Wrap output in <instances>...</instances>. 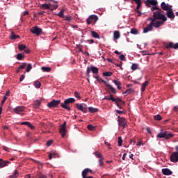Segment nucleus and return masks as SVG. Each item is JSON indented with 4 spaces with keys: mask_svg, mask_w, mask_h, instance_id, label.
<instances>
[{
    "mask_svg": "<svg viewBox=\"0 0 178 178\" xmlns=\"http://www.w3.org/2000/svg\"><path fill=\"white\" fill-rule=\"evenodd\" d=\"M173 137H175V135L172 133H169L168 131H163V129H161V131L156 136L157 138H165V140H170V138H173Z\"/></svg>",
    "mask_w": 178,
    "mask_h": 178,
    "instance_id": "nucleus-1",
    "label": "nucleus"
},
{
    "mask_svg": "<svg viewBox=\"0 0 178 178\" xmlns=\"http://www.w3.org/2000/svg\"><path fill=\"white\" fill-rule=\"evenodd\" d=\"M162 10L160 8L159 10L153 13V17L155 20H162L163 22H166V20H168V18L165 15L162 14Z\"/></svg>",
    "mask_w": 178,
    "mask_h": 178,
    "instance_id": "nucleus-2",
    "label": "nucleus"
},
{
    "mask_svg": "<svg viewBox=\"0 0 178 178\" xmlns=\"http://www.w3.org/2000/svg\"><path fill=\"white\" fill-rule=\"evenodd\" d=\"M74 102H76V99L74 98H68L66 99L64 101V103L61 104V108H63V109H67V111H70V106H69L70 104H74Z\"/></svg>",
    "mask_w": 178,
    "mask_h": 178,
    "instance_id": "nucleus-3",
    "label": "nucleus"
},
{
    "mask_svg": "<svg viewBox=\"0 0 178 178\" xmlns=\"http://www.w3.org/2000/svg\"><path fill=\"white\" fill-rule=\"evenodd\" d=\"M91 72L93 73V74H98L99 70H98V67L95 66L88 67L86 70L87 77L90 78V73Z\"/></svg>",
    "mask_w": 178,
    "mask_h": 178,
    "instance_id": "nucleus-4",
    "label": "nucleus"
},
{
    "mask_svg": "<svg viewBox=\"0 0 178 178\" xmlns=\"http://www.w3.org/2000/svg\"><path fill=\"white\" fill-rule=\"evenodd\" d=\"M31 33L32 34H35V35H40V34H42V29L38 26H33L31 29Z\"/></svg>",
    "mask_w": 178,
    "mask_h": 178,
    "instance_id": "nucleus-5",
    "label": "nucleus"
},
{
    "mask_svg": "<svg viewBox=\"0 0 178 178\" xmlns=\"http://www.w3.org/2000/svg\"><path fill=\"white\" fill-rule=\"evenodd\" d=\"M88 24H92V23H97L98 22V16L93 15L89 16V17L86 19Z\"/></svg>",
    "mask_w": 178,
    "mask_h": 178,
    "instance_id": "nucleus-6",
    "label": "nucleus"
},
{
    "mask_svg": "<svg viewBox=\"0 0 178 178\" xmlns=\"http://www.w3.org/2000/svg\"><path fill=\"white\" fill-rule=\"evenodd\" d=\"M118 122L119 126H120L121 127H123L124 129H125L126 127L127 126V124L126 123L125 118L118 116Z\"/></svg>",
    "mask_w": 178,
    "mask_h": 178,
    "instance_id": "nucleus-7",
    "label": "nucleus"
},
{
    "mask_svg": "<svg viewBox=\"0 0 178 178\" xmlns=\"http://www.w3.org/2000/svg\"><path fill=\"white\" fill-rule=\"evenodd\" d=\"M66 131H67L66 130V121H65L63 124L60 125V134H61L63 138H64V137L66 136Z\"/></svg>",
    "mask_w": 178,
    "mask_h": 178,
    "instance_id": "nucleus-8",
    "label": "nucleus"
},
{
    "mask_svg": "<svg viewBox=\"0 0 178 178\" xmlns=\"http://www.w3.org/2000/svg\"><path fill=\"white\" fill-rule=\"evenodd\" d=\"M60 104V100H55L54 99L53 101L50 102L49 103L47 104V107L48 108H56L58 105Z\"/></svg>",
    "mask_w": 178,
    "mask_h": 178,
    "instance_id": "nucleus-9",
    "label": "nucleus"
},
{
    "mask_svg": "<svg viewBox=\"0 0 178 178\" xmlns=\"http://www.w3.org/2000/svg\"><path fill=\"white\" fill-rule=\"evenodd\" d=\"M170 159L171 162H173L174 163H177L178 161V152H174L170 156Z\"/></svg>",
    "mask_w": 178,
    "mask_h": 178,
    "instance_id": "nucleus-10",
    "label": "nucleus"
},
{
    "mask_svg": "<svg viewBox=\"0 0 178 178\" xmlns=\"http://www.w3.org/2000/svg\"><path fill=\"white\" fill-rule=\"evenodd\" d=\"M165 22L166 21H154V19L152 20V22H150V23H152V27L154 26V27H155L156 29H158L159 27H161V26H162V24H163V23H165Z\"/></svg>",
    "mask_w": 178,
    "mask_h": 178,
    "instance_id": "nucleus-11",
    "label": "nucleus"
},
{
    "mask_svg": "<svg viewBox=\"0 0 178 178\" xmlns=\"http://www.w3.org/2000/svg\"><path fill=\"white\" fill-rule=\"evenodd\" d=\"M76 109L78 111H81V112H84V113H87V108L83 106V104H76Z\"/></svg>",
    "mask_w": 178,
    "mask_h": 178,
    "instance_id": "nucleus-12",
    "label": "nucleus"
},
{
    "mask_svg": "<svg viewBox=\"0 0 178 178\" xmlns=\"http://www.w3.org/2000/svg\"><path fill=\"white\" fill-rule=\"evenodd\" d=\"M165 48L169 49V48H173L174 49H177L178 48V42L177 44L173 43V42H170L167 45H165Z\"/></svg>",
    "mask_w": 178,
    "mask_h": 178,
    "instance_id": "nucleus-13",
    "label": "nucleus"
},
{
    "mask_svg": "<svg viewBox=\"0 0 178 178\" xmlns=\"http://www.w3.org/2000/svg\"><path fill=\"white\" fill-rule=\"evenodd\" d=\"M154 29V27H152V22H150L149 24L147 26V27H145L143 29V33H147L149 31H152Z\"/></svg>",
    "mask_w": 178,
    "mask_h": 178,
    "instance_id": "nucleus-14",
    "label": "nucleus"
},
{
    "mask_svg": "<svg viewBox=\"0 0 178 178\" xmlns=\"http://www.w3.org/2000/svg\"><path fill=\"white\" fill-rule=\"evenodd\" d=\"M145 5L146 6H149V5H152L153 6H156V5H158V1L155 0H146Z\"/></svg>",
    "mask_w": 178,
    "mask_h": 178,
    "instance_id": "nucleus-15",
    "label": "nucleus"
},
{
    "mask_svg": "<svg viewBox=\"0 0 178 178\" xmlns=\"http://www.w3.org/2000/svg\"><path fill=\"white\" fill-rule=\"evenodd\" d=\"M167 17L169 19H171V20H173V19H175V13H173V10L172 8H170V10H168Z\"/></svg>",
    "mask_w": 178,
    "mask_h": 178,
    "instance_id": "nucleus-16",
    "label": "nucleus"
},
{
    "mask_svg": "<svg viewBox=\"0 0 178 178\" xmlns=\"http://www.w3.org/2000/svg\"><path fill=\"white\" fill-rule=\"evenodd\" d=\"M24 106H17L14 108V112L18 115H20L22 112H24Z\"/></svg>",
    "mask_w": 178,
    "mask_h": 178,
    "instance_id": "nucleus-17",
    "label": "nucleus"
},
{
    "mask_svg": "<svg viewBox=\"0 0 178 178\" xmlns=\"http://www.w3.org/2000/svg\"><path fill=\"white\" fill-rule=\"evenodd\" d=\"M88 173L92 174V170L90 168H86L82 171V177H86Z\"/></svg>",
    "mask_w": 178,
    "mask_h": 178,
    "instance_id": "nucleus-18",
    "label": "nucleus"
},
{
    "mask_svg": "<svg viewBox=\"0 0 178 178\" xmlns=\"http://www.w3.org/2000/svg\"><path fill=\"white\" fill-rule=\"evenodd\" d=\"M106 86H107L108 90L112 92V94H117L118 91H116V89L113 88L110 83H106Z\"/></svg>",
    "mask_w": 178,
    "mask_h": 178,
    "instance_id": "nucleus-19",
    "label": "nucleus"
},
{
    "mask_svg": "<svg viewBox=\"0 0 178 178\" xmlns=\"http://www.w3.org/2000/svg\"><path fill=\"white\" fill-rule=\"evenodd\" d=\"M162 173L163 175H165V176H170L172 172L169 168H164L162 170Z\"/></svg>",
    "mask_w": 178,
    "mask_h": 178,
    "instance_id": "nucleus-20",
    "label": "nucleus"
},
{
    "mask_svg": "<svg viewBox=\"0 0 178 178\" xmlns=\"http://www.w3.org/2000/svg\"><path fill=\"white\" fill-rule=\"evenodd\" d=\"M8 163H10V161H3V159H0V168H5V166H8Z\"/></svg>",
    "mask_w": 178,
    "mask_h": 178,
    "instance_id": "nucleus-21",
    "label": "nucleus"
},
{
    "mask_svg": "<svg viewBox=\"0 0 178 178\" xmlns=\"http://www.w3.org/2000/svg\"><path fill=\"white\" fill-rule=\"evenodd\" d=\"M113 83L117 86V88L118 90H122V82L118 81V80H115V79H113Z\"/></svg>",
    "mask_w": 178,
    "mask_h": 178,
    "instance_id": "nucleus-22",
    "label": "nucleus"
},
{
    "mask_svg": "<svg viewBox=\"0 0 178 178\" xmlns=\"http://www.w3.org/2000/svg\"><path fill=\"white\" fill-rule=\"evenodd\" d=\"M161 9H163V10H170V8H169V4H166L165 2H162L161 4Z\"/></svg>",
    "mask_w": 178,
    "mask_h": 178,
    "instance_id": "nucleus-23",
    "label": "nucleus"
},
{
    "mask_svg": "<svg viewBox=\"0 0 178 178\" xmlns=\"http://www.w3.org/2000/svg\"><path fill=\"white\" fill-rule=\"evenodd\" d=\"M10 38V40H17V38H20V36L19 35H16L15 32L12 31Z\"/></svg>",
    "mask_w": 178,
    "mask_h": 178,
    "instance_id": "nucleus-24",
    "label": "nucleus"
},
{
    "mask_svg": "<svg viewBox=\"0 0 178 178\" xmlns=\"http://www.w3.org/2000/svg\"><path fill=\"white\" fill-rule=\"evenodd\" d=\"M148 84H149V81H145V82L142 84V88H141V91H142V92H144V91H145V88H147V86H148Z\"/></svg>",
    "mask_w": 178,
    "mask_h": 178,
    "instance_id": "nucleus-25",
    "label": "nucleus"
},
{
    "mask_svg": "<svg viewBox=\"0 0 178 178\" xmlns=\"http://www.w3.org/2000/svg\"><path fill=\"white\" fill-rule=\"evenodd\" d=\"M95 79H96L97 81H98V83H104L105 84V86H106V84H108V83L105 80L102 79V78L99 77V76H96Z\"/></svg>",
    "mask_w": 178,
    "mask_h": 178,
    "instance_id": "nucleus-26",
    "label": "nucleus"
},
{
    "mask_svg": "<svg viewBox=\"0 0 178 178\" xmlns=\"http://www.w3.org/2000/svg\"><path fill=\"white\" fill-rule=\"evenodd\" d=\"M41 106V100H36L33 102V106L35 108H38Z\"/></svg>",
    "mask_w": 178,
    "mask_h": 178,
    "instance_id": "nucleus-27",
    "label": "nucleus"
},
{
    "mask_svg": "<svg viewBox=\"0 0 178 178\" xmlns=\"http://www.w3.org/2000/svg\"><path fill=\"white\" fill-rule=\"evenodd\" d=\"M114 38L115 40H119V38H120V32H119V31L114 32Z\"/></svg>",
    "mask_w": 178,
    "mask_h": 178,
    "instance_id": "nucleus-28",
    "label": "nucleus"
},
{
    "mask_svg": "<svg viewBox=\"0 0 178 178\" xmlns=\"http://www.w3.org/2000/svg\"><path fill=\"white\" fill-rule=\"evenodd\" d=\"M88 111L89 112H90V113H96V112H98V108L94 107H89Z\"/></svg>",
    "mask_w": 178,
    "mask_h": 178,
    "instance_id": "nucleus-29",
    "label": "nucleus"
},
{
    "mask_svg": "<svg viewBox=\"0 0 178 178\" xmlns=\"http://www.w3.org/2000/svg\"><path fill=\"white\" fill-rule=\"evenodd\" d=\"M115 101H113V102H115V104H119L118 102H121V104L122 105H124L125 104V102L124 101L122 100V99L120 98H115Z\"/></svg>",
    "mask_w": 178,
    "mask_h": 178,
    "instance_id": "nucleus-30",
    "label": "nucleus"
},
{
    "mask_svg": "<svg viewBox=\"0 0 178 178\" xmlns=\"http://www.w3.org/2000/svg\"><path fill=\"white\" fill-rule=\"evenodd\" d=\"M41 69L42 72H45L47 73H49V72L51 70V68L49 67H42Z\"/></svg>",
    "mask_w": 178,
    "mask_h": 178,
    "instance_id": "nucleus-31",
    "label": "nucleus"
},
{
    "mask_svg": "<svg viewBox=\"0 0 178 178\" xmlns=\"http://www.w3.org/2000/svg\"><path fill=\"white\" fill-rule=\"evenodd\" d=\"M17 59L18 60H22V59H24V54L19 53L17 55Z\"/></svg>",
    "mask_w": 178,
    "mask_h": 178,
    "instance_id": "nucleus-32",
    "label": "nucleus"
},
{
    "mask_svg": "<svg viewBox=\"0 0 178 178\" xmlns=\"http://www.w3.org/2000/svg\"><path fill=\"white\" fill-rule=\"evenodd\" d=\"M103 99H107V101H115V97H113V95H110L109 97L105 96Z\"/></svg>",
    "mask_w": 178,
    "mask_h": 178,
    "instance_id": "nucleus-33",
    "label": "nucleus"
},
{
    "mask_svg": "<svg viewBox=\"0 0 178 178\" xmlns=\"http://www.w3.org/2000/svg\"><path fill=\"white\" fill-rule=\"evenodd\" d=\"M132 92H134V89L133 88H129L128 90H127L125 92H123V94H126V95H129V94H131Z\"/></svg>",
    "mask_w": 178,
    "mask_h": 178,
    "instance_id": "nucleus-34",
    "label": "nucleus"
},
{
    "mask_svg": "<svg viewBox=\"0 0 178 178\" xmlns=\"http://www.w3.org/2000/svg\"><path fill=\"white\" fill-rule=\"evenodd\" d=\"M91 35H92V37H93L94 38H99V35L98 34V33L94 31H91Z\"/></svg>",
    "mask_w": 178,
    "mask_h": 178,
    "instance_id": "nucleus-35",
    "label": "nucleus"
},
{
    "mask_svg": "<svg viewBox=\"0 0 178 178\" xmlns=\"http://www.w3.org/2000/svg\"><path fill=\"white\" fill-rule=\"evenodd\" d=\"M113 64L115 66H118V67H120L121 70H123V67H122V65H123V62L120 61L119 63L114 62Z\"/></svg>",
    "mask_w": 178,
    "mask_h": 178,
    "instance_id": "nucleus-36",
    "label": "nucleus"
},
{
    "mask_svg": "<svg viewBox=\"0 0 178 178\" xmlns=\"http://www.w3.org/2000/svg\"><path fill=\"white\" fill-rule=\"evenodd\" d=\"M19 176V172H17V170H15V172L12 175H10V178H16Z\"/></svg>",
    "mask_w": 178,
    "mask_h": 178,
    "instance_id": "nucleus-37",
    "label": "nucleus"
},
{
    "mask_svg": "<svg viewBox=\"0 0 178 178\" xmlns=\"http://www.w3.org/2000/svg\"><path fill=\"white\" fill-rule=\"evenodd\" d=\"M130 33H131V34H134L136 35L138 34V31L136 29L133 28L131 29Z\"/></svg>",
    "mask_w": 178,
    "mask_h": 178,
    "instance_id": "nucleus-38",
    "label": "nucleus"
},
{
    "mask_svg": "<svg viewBox=\"0 0 178 178\" xmlns=\"http://www.w3.org/2000/svg\"><path fill=\"white\" fill-rule=\"evenodd\" d=\"M113 73L112 72H106L103 73V76H105L106 77H111Z\"/></svg>",
    "mask_w": 178,
    "mask_h": 178,
    "instance_id": "nucleus-39",
    "label": "nucleus"
},
{
    "mask_svg": "<svg viewBox=\"0 0 178 178\" xmlns=\"http://www.w3.org/2000/svg\"><path fill=\"white\" fill-rule=\"evenodd\" d=\"M64 20L66 22H72V20H73V17L72 16H64Z\"/></svg>",
    "mask_w": 178,
    "mask_h": 178,
    "instance_id": "nucleus-40",
    "label": "nucleus"
},
{
    "mask_svg": "<svg viewBox=\"0 0 178 178\" xmlns=\"http://www.w3.org/2000/svg\"><path fill=\"white\" fill-rule=\"evenodd\" d=\"M94 155H95V156H97V158H99V159H102V158H104L102 157V154H101V153L98 152H95Z\"/></svg>",
    "mask_w": 178,
    "mask_h": 178,
    "instance_id": "nucleus-41",
    "label": "nucleus"
},
{
    "mask_svg": "<svg viewBox=\"0 0 178 178\" xmlns=\"http://www.w3.org/2000/svg\"><path fill=\"white\" fill-rule=\"evenodd\" d=\"M63 12H65V10H61L58 14L57 16L59 17L63 18L65 17V15L63 14Z\"/></svg>",
    "mask_w": 178,
    "mask_h": 178,
    "instance_id": "nucleus-42",
    "label": "nucleus"
},
{
    "mask_svg": "<svg viewBox=\"0 0 178 178\" xmlns=\"http://www.w3.org/2000/svg\"><path fill=\"white\" fill-rule=\"evenodd\" d=\"M34 86L36 88H40V87H41V82H40L39 81H35L34 83Z\"/></svg>",
    "mask_w": 178,
    "mask_h": 178,
    "instance_id": "nucleus-43",
    "label": "nucleus"
},
{
    "mask_svg": "<svg viewBox=\"0 0 178 178\" xmlns=\"http://www.w3.org/2000/svg\"><path fill=\"white\" fill-rule=\"evenodd\" d=\"M40 8L45 10V9H49V6H48V4L44 3V4H42L40 5Z\"/></svg>",
    "mask_w": 178,
    "mask_h": 178,
    "instance_id": "nucleus-44",
    "label": "nucleus"
},
{
    "mask_svg": "<svg viewBox=\"0 0 178 178\" xmlns=\"http://www.w3.org/2000/svg\"><path fill=\"white\" fill-rule=\"evenodd\" d=\"M138 64L134 63L132 64L131 69H132L133 70H137V69H138Z\"/></svg>",
    "mask_w": 178,
    "mask_h": 178,
    "instance_id": "nucleus-45",
    "label": "nucleus"
},
{
    "mask_svg": "<svg viewBox=\"0 0 178 178\" xmlns=\"http://www.w3.org/2000/svg\"><path fill=\"white\" fill-rule=\"evenodd\" d=\"M154 120H162V116H161V115L158 114L156 115H154Z\"/></svg>",
    "mask_w": 178,
    "mask_h": 178,
    "instance_id": "nucleus-46",
    "label": "nucleus"
},
{
    "mask_svg": "<svg viewBox=\"0 0 178 178\" xmlns=\"http://www.w3.org/2000/svg\"><path fill=\"white\" fill-rule=\"evenodd\" d=\"M26 48V45L25 44H19L18 46V49L19 51H24V49Z\"/></svg>",
    "mask_w": 178,
    "mask_h": 178,
    "instance_id": "nucleus-47",
    "label": "nucleus"
},
{
    "mask_svg": "<svg viewBox=\"0 0 178 178\" xmlns=\"http://www.w3.org/2000/svg\"><path fill=\"white\" fill-rule=\"evenodd\" d=\"M87 127H88V130H90V131H94V130H95V127H94L91 124L88 125Z\"/></svg>",
    "mask_w": 178,
    "mask_h": 178,
    "instance_id": "nucleus-48",
    "label": "nucleus"
},
{
    "mask_svg": "<svg viewBox=\"0 0 178 178\" xmlns=\"http://www.w3.org/2000/svg\"><path fill=\"white\" fill-rule=\"evenodd\" d=\"M122 144H123V140H122V137H118V146L122 147Z\"/></svg>",
    "mask_w": 178,
    "mask_h": 178,
    "instance_id": "nucleus-49",
    "label": "nucleus"
},
{
    "mask_svg": "<svg viewBox=\"0 0 178 178\" xmlns=\"http://www.w3.org/2000/svg\"><path fill=\"white\" fill-rule=\"evenodd\" d=\"M31 69H33V66L31 65V64H28V66L26 68L27 73H29V72H30V70H31Z\"/></svg>",
    "mask_w": 178,
    "mask_h": 178,
    "instance_id": "nucleus-50",
    "label": "nucleus"
},
{
    "mask_svg": "<svg viewBox=\"0 0 178 178\" xmlns=\"http://www.w3.org/2000/svg\"><path fill=\"white\" fill-rule=\"evenodd\" d=\"M6 99H8V97L6 96H3V100L1 102V106H2V105H3L5 104V102L6 101Z\"/></svg>",
    "mask_w": 178,
    "mask_h": 178,
    "instance_id": "nucleus-51",
    "label": "nucleus"
},
{
    "mask_svg": "<svg viewBox=\"0 0 178 178\" xmlns=\"http://www.w3.org/2000/svg\"><path fill=\"white\" fill-rule=\"evenodd\" d=\"M26 66H27V64L26 63H23L19 67V69H25Z\"/></svg>",
    "mask_w": 178,
    "mask_h": 178,
    "instance_id": "nucleus-52",
    "label": "nucleus"
},
{
    "mask_svg": "<svg viewBox=\"0 0 178 178\" xmlns=\"http://www.w3.org/2000/svg\"><path fill=\"white\" fill-rule=\"evenodd\" d=\"M99 166H104V158L99 159Z\"/></svg>",
    "mask_w": 178,
    "mask_h": 178,
    "instance_id": "nucleus-53",
    "label": "nucleus"
},
{
    "mask_svg": "<svg viewBox=\"0 0 178 178\" xmlns=\"http://www.w3.org/2000/svg\"><path fill=\"white\" fill-rule=\"evenodd\" d=\"M159 8H158V6H154L153 7H152V8H151V10H152V12H154V10H159Z\"/></svg>",
    "mask_w": 178,
    "mask_h": 178,
    "instance_id": "nucleus-54",
    "label": "nucleus"
},
{
    "mask_svg": "<svg viewBox=\"0 0 178 178\" xmlns=\"http://www.w3.org/2000/svg\"><path fill=\"white\" fill-rule=\"evenodd\" d=\"M74 97H76V98H79V99H80L81 98L79 92H74Z\"/></svg>",
    "mask_w": 178,
    "mask_h": 178,
    "instance_id": "nucleus-55",
    "label": "nucleus"
},
{
    "mask_svg": "<svg viewBox=\"0 0 178 178\" xmlns=\"http://www.w3.org/2000/svg\"><path fill=\"white\" fill-rule=\"evenodd\" d=\"M28 127H30L31 130H35V127H34V125L31 124L30 122L29 124H28Z\"/></svg>",
    "mask_w": 178,
    "mask_h": 178,
    "instance_id": "nucleus-56",
    "label": "nucleus"
},
{
    "mask_svg": "<svg viewBox=\"0 0 178 178\" xmlns=\"http://www.w3.org/2000/svg\"><path fill=\"white\" fill-rule=\"evenodd\" d=\"M58 4H53V6L50 10H54L55 9H58Z\"/></svg>",
    "mask_w": 178,
    "mask_h": 178,
    "instance_id": "nucleus-57",
    "label": "nucleus"
},
{
    "mask_svg": "<svg viewBox=\"0 0 178 178\" xmlns=\"http://www.w3.org/2000/svg\"><path fill=\"white\" fill-rule=\"evenodd\" d=\"M133 1L134 2H135L136 3V5H139V4H141L143 3V2L141 1V0H131Z\"/></svg>",
    "mask_w": 178,
    "mask_h": 178,
    "instance_id": "nucleus-58",
    "label": "nucleus"
},
{
    "mask_svg": "<svg viewBox=\"0 0 178 178\" xmlns=\"http://www.w3.org/2000/svg\"><path fill=\"white\" fill-rule=\"evenodd\" d=\"M142 5H143V3L137 4L136 12H138V10H140V6H142Z\"/></svg>",
    "mask_w": 178,
    "mask_h": 178,
    "instance_id": "nucleus-59",
    "label": "nucleus"
},
{
    "mask_svg": "<svg viewBox=\"0 0 178 178\" xmlns=\"http://www.w3.org/2000/svg\"><path fill=\"white\" fill-rule=\"evenodd\" d=\"M120 60H125V57H124V55L123 54H121L120 56H119Z\"/></svg>",
    "mask_w": 178,
    "mask_h": 178,
    "instance_id": "nucleus-60",
    "label": "nucleus"
},
{
    "mask_svg": "<svg viewBox=\"0 0 178 178\" xmlns=\"http://www.w3.org/2000/svg\"><path fill=\"white\" fill-rule=\"evenodd\" d=\"M53 143H54V141H52V140H49V141H47V147L51 146V145Z\"/></svg>",
    "mask_w": 178,
    "mask_h": 178,
    "instance_id": "nucleus-61",
    "label": "nucleus"
},
{
    "mask_svg": "<svg viewBox=\"0 0 178 178\" xmlns=\"http://www.w3.org/2000/svg\"><path fill=\"white\" fill-rule=\"evenodd\" d=\"M26 77V76H24V74H22L20 78H19V81H23V80H24V78Z\"/></svg>",
    "mask_w": 178,
    "mask_h": 178,
    "instance_id": "nucleus-62",
    "label": "nucleus"
},
{
    "mask_svg": "<svg viewBox=\"0 0 178 178\" xmlns=\"http://www.w3.org/2000/svg\"><path fill=\"white\" fill-rule=\"evenodd\" d=\"M146 131H147V133H149V134H151V133H152L151 128L147 127L146 128Z\"/></svg>",
    "mask_w": 178,
    "mask_h": 178,
    "instance_id": "nucleus-63",
    "label": "nucleus"
},
{
    "mask_svg": "<svg viewBox=\"0 0 178 178\" xmlns=\"http://www.w3.org/2000/svg\"><path fill=\"white\" fill-rule=\"evenodd\" d=\"M29 124H30V122H23L21 123V124H26V126H29Z\"/></svg>",
    "mask_w": 178,
    "mask_h": 178,
    "instance_id": "nucleus-64",
    "label": "nucleus"
}]
</instances>
